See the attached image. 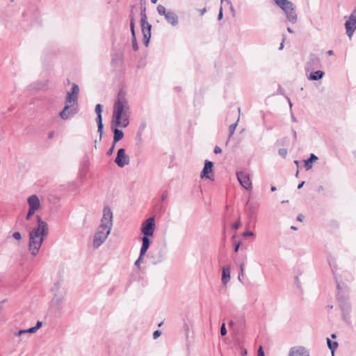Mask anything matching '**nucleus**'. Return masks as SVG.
Masks as SVG:
<instances>
[{
  "label": "nucleus",
  "mask_w": 356,
  "mask_h": 356,
  "mask_svg": "<svg viewBox=\"0 0 356 356\" xmlns=\"http://www.w3.org/2000/svg\"><path fill=\"white\" fill-rule=\"evenodd\" d=\"M221 152H222V149L220 147H218V146L215 147L214 150H213V152L215 154H220V153H221Z\"/></svg>",
  "instance_id": "obj_38"
},
{
  "label": "nucleus",
  "mask_w": 356,
  "mask_h": 356,
  "mask_svg": "<svg viewBox=\"0 0 356 356\" xmlns=\"http://www.w3.org/2000/svg\"><path fill=\"white\" fill-rule=\"evenodd\" d=\"M289 356H309V352L302 346L291 348Z\"/></svg>",
  "instance_id": "obj_16"
},
{
  "label": "nucleus",
  "mask_w": 356,
  "mask_h": 356,
  "mask_svg": "<svg viewBox=\"0 0 356 356\" xmlns=\"http://www.w3.org/2000/svg\"><path fill=\"white\" fill-rule=\"evenodd\" d=\"M293 135H294V137H296V136H297V133H296V131H293Z\"/></svg>",
  "instance_id": "obj_62"
},
{
  "label": "nucleus",
  "mask_w": 356,
  "mask_h": 356,
  "mask_svg": "<svg viewBox=\"0 0 356 356\" xmlns=\"http://www.w3.org/2000/svg\"><path fill=\"white\" fill-rule=\"evenodd\" d=\"M327 54L330 56H332L334 54V51L332 50L327 51Z\"/></svg>",
  "instance_id": "obj_51"
},
{
  "label": "nucleus",
  "mask_w": 356,
  "mask_h": 356,
  "mask_svg": "<svg viewBox=\"0 0 356 356\" xmlns=\"http://www.w3.org/2000/svg\"><path fill=\"white\" fill-rule=\"evenodd\" d=\"M155 228L154 218L151 217L143 222L140 231L143 234V236L149 237L153 236Z\"/></svg>",
  "instance_id": "obj_7"
},
{
  "label": "nucleus",
  "mask_w": 356,
  "mask_h": 356,
  "mask_svg": "<svg viewBox=\"0 0 356 356\" xmlns=\"http://www.w3.org/2000/svg\"><path fill=\"white\" fill-rule=\"evenodd\" d=\"M275 3L283 10L287 20L295 24L297 22L298 16L296 12L294 4L289 0H275Z\"/></svg>",
  "instance_id": "obj_4"
},
{
  "label": "nucleus",
  "mask_w": 356,
  "mask_h": 356,
  "mask_svg": "<svg viewBox=\"0 0 356 356\" xmlns=\"http://www.w3.org/2000/svg\"><path fill=\"white\" fill-rule=\"evenodd\" d=\"M15 334V336H16V337H19V336H21V334H20V333H19V331H18V332H15V334Z\"/></svg>",
  "instance_id": "obj_56"
},
{
  "label": "nucleus",
  "mask_w": 356,
  "mask_h": 356,
  "mask_svg": "<svg viewBox=\"0 0 356 356\" xmlns=\"http://www.w3.org/2000/svg\"><path fill=\"white\" fill-rule=\"evenodd\" d=\"M293 122L296 121V118L294 117H293Z\"/></svg>",
  "instance_id": "obj_64"
},
{
  "label": "nucleus",
  "mask_w": 356,
  "mask_h": 356,
  "mask_svg": "<svg viewBox=\"0 0 356 356\" xmlns=\"http://www.w3.org/2000/svg\"><path fill=\"white\" fill-rule=\"evenodd\" d=\"M316 160H318V157L315 154H311L310 157L305 161L306 170L311 169L312 168V162L316 161Z\"/></svg>",
  "instance_id": "obj_24"
},
{
  "label": "nucleus",
  "mask_w": 356,
  "mask_h": 356,
  "mask_svg": "<svg viewBox=\"0 0 356 356\" xmlns=\"http://www.w3.org/2000/svg\"><path fill=\"white\" fill-rule=\"evenodd\" d=\"M115 144H114L113 143L112 146L111 147V148L106 152V154L108 156H111L113 154V152L114 151V149H115Z\"/></svg>",
  "instance_id": "obj_34"
},
{
  "label": "nucleus",
  "mask_w": 356,
  "mask_h": 356,
  "mask_svg": "<svg viewBox=\"0 0 356 356\" xmlns=\"http://www.w3.org/2000/svg\"><path fill=\"white\" fill-rule=\"evenodd\" d=\"M233 324H234L233 321H230V322H229V325H232Z\"/></svg>",
  "instance_id": "obj_63"
},
{
  "label": "nucleus",
  "mask_w": 356,
  "mask_h": 356,
  "mask_svg": "<svg viewBox=\"0 0 356 356\" xmlns=\"http://www.w3.org/2000/svg\"><path fill=\"white\" fill-rule=\"evenodd\" d=\"M231 268L229 266H224L222 271V282L226 284L230 280Z\"/></svg>",
  "instance_id": "obj_20"
},
{
  "label": "nucleus",
  "mask_w": 356,
  "mask_h": 356,
  "mask_svg": "<svg viewBox=\"0 0 356 356\" xmlns=\"http://www.w3.org/2000/svg\"><path fill=\"white\" fill-rule=\"evenodd\" d=\"M304 184H305V181H302L301 183H300V184L298 185V189L301 188L303 186V185H304Z\"/></svg>",
  "instance_id": "obj_48"
},
{
  "label": "nucleus",
  "mask_w": 356,
  "mask_h": 356,
  "mask_svg": "<svg viewBox=\"0 0 356 356\" xmlns=\"http://www.w3.org/2000/svg\"><path fill=\"white\" fill-rule=\"evenodd\" d=\"M284 40H285V38H284L283 40H282V42L280 44V48H279L280 49H282L283 48Z\"/></svg>",
  "instance_id": "obj_49"
},
{
  "label": "nucleus",
  "mask_w": 356,
  "mask_h": 356,
  "mask_svg": "<svg viewBox=\"0 0 356 356\" xmlns=\"http://www.w3.org/2000/svg\"><path fill=\"white\" fill-rule=\"evenodd\" d=\"M157 12L160 15L164 16L165 20L172 26L178 24V16L173 11L170 10H167L164 6L159 5L157 6Z\"/></svg>",
  "instance_id": "obj_6"
},
{
  "label": "nucleus",
  "mask_w": 356,
  "mask_h": 356,
  "mask_svg": "<svg viewBox=\"0 0 356 356\" xmlns=\"http://www.w3.org/2000/svg\"><path fill=\"white\" fill-rule=\"evenodd\" d=\"M95 111L97 114L96 121L97 123V131L99 133L101 138L103 134V123L102 116V105L100 104H97Z\"/></svg>",
  "instance_id": "obj_14"
},
{
  "label": "nucleus",
  "mask_w": 356,
  "mask_h": 356,
  "mask_svg": "<svg viewBox=\"0 0 356 356\" xmlns=\"http://www.w3.org/2000/svg\"><path fill=\"white\" fill-rule=\"evenodd\" d=\"M231 11L232 13V15H235V10H234V7L231 5Z\"/></svg>",
  "instance_id": "obj_53"
},
{
  "label": "nucleus",
  "mask_w": 356,
  "mask_h": 356,
  "mask_svg": "<svg viewBox=\"0 0 356 356\" xmlns=\"http://www.w3.org/2000/svg\"><path fill=\"white\" fill-rule=\"evenodd\" d=\"M153 3H156L157 2V0H150Z\"/></svg>",
  "instance_id": "obj_60"
},
{
  "label": "nucleus",
  "mask_w": 356,
  "mask_h": 356,
  "mask_svg": "<svg viewBox=\"0 0 356 356\" xmlns=\"http://www.w3.org/2000/svg\"><path fill=\"white\" fill-rule=\"evenodd\" d=\"M161 332L159 330L154 331L153 333L154 339H156L157 337H159L161 335Z\"/></svg>",
  "instance_id": "obj_37"
},
{
  "label": "nucleus",
  "mask_w": 356,
  "mask_h": 356,
  "mask_svg": "<svg viewBox=\"0 0 356 356\" xmlns=\"http://www.w3.org/2000/svg\"><path fill=\"white\" fill-rule=\"evenodd\" d=\"M288 100H289V106H290V107H291L292 106V104H291V102L289 99H288Z\"/></svg>",
  "instance_id": "obj_61"
},
{
  "label": "nucleus",
  "mask_w": 356,
  "mask_h": 356,
  "mask_svg": "<svg viewBox=\"0 0 356 356\" xmlns=\"http://www.w3.org/2000/svg\"><path fill=\"white\" fill-rule=\"evenodd\" d=\"M140 26L143 34V42L145 46H147L151 38V24L147 21V17L145 13V8L140 13Z\"/></svg>",
  "instance_id": "obj_5"
},
{
  "label": "nucleus",
  "mask_w": 356,
  "mask_h": 356,
  "mask_svg": "<svg viewBox=\"0 0 356 356\" xmlns=\"http://www.w3.org/2000/svg\"><path fill=\"white\" fill-rule=\"evenodd\" d=\"M238 248H239V243H238L237 245H236L235 248H234V251L235 252H238Z\"/></svg>",
  "instance_id": "obj_52"
},
{
  "label": "nucleus",
  "mask_w": 356,
  "mask_h": 356,
  "mask_svg": "<svg viewBox=\"0 0 356 356\" xmlns=\"http://www.w3.org/2000/svg\"><path fill=\"white\" fill-rule=\"evenodd\" d=\"M42 323L41 321H38L35 326H34L37 330H38L42 327Z\"/></svg>",
  "instance_id": "obj_41"
},
{
  "label": "nucleus",
  "mask_w": 356,
  "mask_h": 356,
  "mask_svg": "<svg viewBox=\"0 0 356 356\" xmlns=\"http://www.w3.org/2000/svg\"><path fill=\"white\" fill-rule=\"evenodd\" d=\"M142 246L140 248V252H141L142 255H145L150 245V240L149 237L143 236L142 238Z\"/></svg>",
  "instance_id": "obj_22"
},
{
  "label": "nucleus",
  "mask_w": 356,
  "mask_h": 356,
  "mask_svg": "<svg viewBox=\"0 0 356 356\" xmlns=\"http://www.w3.org/2000/svg\"><path fill=\"white\" fill-rule=\"evenodd\" d=\"M213 166V163L207 160L205 161L204 168L200 174L201 177L202 178L206 177V178L210 179V177L208 175H209V173L212 172Z\"/></svg>",
  "instance_id": "obj_18"
},
{
  "label": "nucleus",
  "mask_w": 356,
  "mask_h": 356,
  "mask_svg": "<svg viewBox=\"0 0 356 356\" xmlns=\"http://www.w3.org/2000/svg\"><path fill=\"white\" fill-rule=\"evenodd\" d=\"M240 269H241V275H243V272H244V264H243L240 265Z\"/></svg>",
  "instance_id": "obj_44"
},
{
  "label": "nucleus",
  "mask_w": 356,
  "mask_h": 356,
  "mask_svg": "<svg viewBox=\"0 0 356 356\" xmlns=\"http://www.w3.org/2000/svg\"><path fill=\"white\" fill-rule=\"evenodd\" d=\"M222 18V8H221L220 9V11H219V14H218V19L220 20Z\"/></svg>",
  "instance_id": "obj_42"
},
{
  "label": "nucleus",
  "mask_w": 356,
  "mask_h": 356,
  "mask_svg": "<svg viewBox=\"0 0 356 356\" xmlns=\"http://www.w3.org/2000/svg\"><path fill=\"white\" fill-rule=\"evenodd\" d=\"M238 119L237 120V121L235 123H234L229 126V138H231L233 136V134H234V131H235L236 128L238 124Z\"/></svg>",
  "instance_id": "obj_27"
},
{
  "label": "nucleus",
  "mask_w": 356,
  "mask_h": 356,
  "mask_svg": "<svg viewBox=\"0 0 356 356\" xmlns=\"http://www.w3.org/2000/svg\"><path fill=\"white\" fill-rule=\"evenodd\" d=\"M206 10H206V8H202V9L200 10V15H203L206 13Z\"/></svg>",
  "instance_id": "obj_47"
},
{
  "label": "nucleus",
  "mask_w": 356,
  "mask_h": 356,
  "mask_svg": "<svg viewBox=\"0 0 356 356\" xmlns=\"http://www.w3.org/2000/svg\"><path fill=\"white\" fill-rule=\"evenodd\" d=\"M79 106L65 105L63 109L59 113L61 119L66 120L72 118L79 113Z\"/></svg>",
  "instance_id": "obj_8"
},
{
  "label": "nucleus",
  "mask_w": 356,
  "mask_h": 356,
  "mask_svg": "<svg viewBox=\"0 0 356 356\" xmlns=\"http://www.w3.org/2000/svg\"><path fill=\"white\" fill-rule=\"evenodd\" d=\"M38 330L35 327H32L29 329L26 330V334H33L35 333Z\"/></svg>",
  "instance_id": "obj_35"
},
{
  "label": "nucleus",
  "mask_w": 356,
  "mask_h": 356,
  "mask_svg": "<svg viewBox=\"0 0 356 356\" xmlns=\"http://www.w3.org/2000/svg\"><path fill=\"white\" fill-rule=\"evenodd\" d=\"M35 213V211L29 209V211L26 216V220H29Z\"/></svg>",
  "instance_id": "obj_31"
},
{
  "label": "nucleus",
  "mask_w": 356,
  "mask_h": 356,
  "mask_svg": "<svg viewBox=\"0 0 356 356\" xmlns=\"http://www.w3.org/2000/svg\"><path fill=\"white\" fill-rule=\"evenodd\" d=\"M291 229H293V230H296L297 229L296 227H294V226H291Z\"/></svg>",
  "instance_id": "obj_58"
},
{
  "label": "nucleus",
  "mask_w": 356,
  "mask_h": 356,
  "mask_svg": "<svg viewBox=\"0 0 356 356\" xmlns=\"http://www.w3.org/2000/svg\"><path fill=\"white\" fill-rule=\"evenodd\" d=\"M38 227L29 233V250L31 254L35 256L38 254L44 241V237L48 234V225L40 216H37Z\"/></svg>",
  "instance_id": "obj_3"
},
{
  "label": "nucleus",
  "mask_w": 356,
  "mask_h": 356,
  "mask_svg": "<svg viewBox=\"0 0 356 356\" xmlns=\"http://www.w3.org/2000/svg\"><path fill=\"white\" fill-rule=\"evenodd\" d=\"M320 67H321L320 58L317 56H316L314 54H312L310 56L309 60H308V62L306 64L305 70L307 72H309V71L314 70L316 68H318Z\"/></svg>",
  "instance_id": "obj_12"
},
{
  "label": "nucleus",
  "mask_w": 356,
  "mask_h": 356,
  "mask_svg": "<svg viewBox=\"0 0 356 356\" xmlns=\"http://www.w3.org/2000/svg\"><path fill=\"white\" fill-rule=\"evenodd\" d=\"M270 190H271V191L274 192L277 190V188L275 186H271Z\"/></svg>",
  "instance_id": "obj_54"
},
{
  "label": "nucleus",
  "mask_w": 356,
  "mask_h": 356,
  "mask_svg": "<svg viewBox=\"0 0 356 356\" xmlns=\"http://www.w3.org/2000/svg\"><path fill=\"white\" fill-rule=\"evenodd\" d=\"M303 218H304V216H303L302 214H300V215H299V216L297 217V220H298V221H300V222H301V221H302V220H303Z\"/></svg>",
  "instance_id": "obj_45"
},
{
  "label": "nucleus",
  "mask_w": 356,
  "mask_h": 356,
  "mask_svg": "<svg viewBox=\"0 0 356 356\" xmlns=\"http://www.w3.org/2000/svg\"><path fill=\"white\" fill-rule=\"evenodd\" d=\"M327 346L328 348L330 349L331 352H332V356H334V351L338 347V343L336 341H332L330 340V339L329 338H327Z\"/></svg>",
  "instance_id": "obj_25"
},
{
  "label": "nucleus",
  "mask_w": 356,
  "mask_h": 356,
  "mask_svg": "<svg viewBox=\"0 0 356 356\" xmlns=\"http://www.w3.org/2000/svg\"><path fill=\"white\" fill-rule=\"evenodd\" d=\"M168 196V191H165L163 192L162 195H161V201H164Z\"/></svg>",
  "instance_id": "obj_36"
},
{
  "label": "nucleus",
  "mask_w": 356,
  "mask_h": 356,
  "mask_svg": "<svg viewBox=\"0 0 356 356\" xmlns=\"http://www.w3.org/2000/svg\"><path fill=\"white\" fill-rule=\"evenodd\" d=\"M287 31H288L289 33H293V31L291 28H289V27H288V28H287Z\"/></svg>",
  "instance_id": "obj_55"
},
{
  "label": "nucleus",
  "mask_w": 356,
  "mask_h": 356,
  "mask_svg": "<svg viewBox=\"0 0 356 356\" xmlns=\"http://www.w3.org/2000/svg\"><path fill=\"white\" fill-rule=\"evenodd\" d=\"M27 203L30 210L37 211L41 207L40 201L36 195H31L27 198Z\"/></svg>",
  "instance_id": "obj_15"
},
{
  "label": "nucleus",
  "mask_w": 356,
  "mask_h": 356,
  "mask_svg": "<svg viewBox=\"0 0 356 356\" xmlns=\"http://www.w3.org/2000/svg\"><path fill=\"white\" fill-rule=\"evenodd\" d=\"M13 237L17 241H20L22 239V235L19 232H14L13 234Z\"/></svg>",
  "instance_id": "obj_30"
},
{
  "label": "nucleus",
  "mask_w": 356,
  "mask_h": 356,
  "mask_svg": "<svg viewBox=\"0 0 356 356\" xmlns=\"http://www.w3.org/2000/svg\"><path fill=\"white\" fill-rule=\"evenodd\" d=\"M115 163L120 168H122L129 163V157L125 153V149L121 148L118 149Z\"/></svg>",
  "instance_id": "obj_10"
},
{
  "label": "nucleus",
  "mask_w": 356,
  "mask_h": 356,
  "mask_svg": "<svg viewBox=\"0 0 356 356\" xmlns=\"http://www.w3.org/2000/svg\"><path fill=\"white\" fill-rule=\"evenodd\" d=\"M331 337H332V339H335V338L337 337L336 334H332L331 335Z\"/></svg>",
  "instance_id": "obj_57"
},
{
  "label": "nucleus",
  "mask_w": 356,
  "mask_h": 356,
  "mask_svg": "<svg viewBox=\"0 0 356 356\" xmlns=\"http://www.w3.org/2000/svg\"><path fill=\"white\" fill-rule=\"evenodd\" d=\"M278 154L280 156H281L282 158H286L287 155V149L285 148H282L278 150Z\"/></svg>",
  "instance_id": "obj_28"
},
{
  "label": "nucleus",
  "mask_w": 356,
  "mask_h": 356,
  "mask_svg": "<svg viewBox=\"0 0 356 356\" xmlns=\"http://www.w3.org/2000/svg\"><path fill=\"white\" fill-rule=\"evenodd\" d=\"M70 94L74 95L75 97H78L79 92V86L76 83H73L72 86V90L70 92H69Z\"/></svg>",
  "instance_id": "obj_26"
},
{
  "label": "nucleus",
  "mask_w": 356,
  "mask_h": 356,
  "mask_svg": "<svg viewBox=\"0 0 356 356\" xmlns=\"http://www.w3.org/2000/svg\"><path fill=\"white\" fill-rule=\"evenodd\" d=\"M111 128L113 131V143L116 144V143L122 139L124 133L122 130L119 129L118 127H116L115 125L113 126V123H111Z\"/></svg>",
  "instance_id": "obj_19"
},
{
  "label": "nucleus",
  "mask_w": 356,
  "mask_h": 356,
  "mask_svg": "<svg viewBox=\"0 0 356 356\" xmlns=\"http://www.w3.org/2000/svg\"><path fill=\"white\" fill-rule=\"evenodd\" d=\"M54 131H51L48 134V138H52L54 137Z\"/></svg>",
  "instance_id": "obj_46"
},
{
  "label": "nucleus",
  "mask_w": 356,
  "mask_h": 356,
  "mask_svg": "<svg viewBox=\"0 0 356 356\" xmlns=\"http://www.w3.org/2000/svg\"><path fill=\"white\" fill-rule=\"evenodd\" d=\"M130 29L132 35V47L134 50L137 51L138 49V45L136 40V33H135V22L132 15H130Z\"/></svg>",
  "instance_id": "obj_17"
},
{
  "label": "nucleus",
  "mask_w": 356,
  "mask_h": 356,
  "mask_svg": "<svg viewBox=\"0 0 356 356\" xmlns=\"http://www.w3.org/2000/svg\"><path fill=\"white\" fill-rule=\"evenodd\" d=\"M144 256H145V255H142V254H141V252H140L139 257L138 258V259H137V260L136 261V262H135V266H137L138 268H139V267H140V264H141V262H142V261H143V257H144Z\"/></svg>",
  "instance_id": "obj_29"
},
{
  "label": "nucleus",
  "mask_w": 356,
  "mask_h": 356,
  "mask_svg": "<svg viewBox=\"0 0 356 356\" xmlns=\"http://www.w3.org/2000/svg\"><path fill=\"white\" fill-rule=\"evenodd\" d=\"M240 227H241V222L239 220L236 221L232 225V227L233 229H238Z\"/></svg>",
  "instance_id": "obj_33"
},
{
  "label": "nucleus",
  "mask_w": 356,
  "mask_h": 356,
  "mask_svg": "<svg viewBox=\"0 0 356 356\" xmlns=\"http://www.w3.org/2000/svg\"><path fill=\"white\" fill-rule=\"evenodd\" d=\"M52 291L55 292V295L52 299V303L59 305L64 298L65 293L63 291H60V285L58 283L54 284Z\"/></svg>",
  "instance_id": "obj_11"
},
{
  "label": "nucleus",
  "mask_w": 356,
  "mask_h": 356,
  "mask_svg": "<svg viewBox=\"0 0 356 356\" xmlns=\"http://www.w3.org/2000/svg\"><path fill=\"white\" fill-rule=\"evenodd\" d=\"M79 106L78 105V97L74 95L70 94V92H67V95L65 97V105H70Z\"/></svg>",
  "instance_id": "obj_21"
},
{
  "label": "nucleus",
  "mask_w": 356,
  "mask_h": 356,
  "mask_svg": "<svg viewBox=\"0 0 356 356\" xmlns=\"http://www.w3.org/2000/svg\"><path fill=\"white\" fill-rule=\"evenodd\" d=\"M258 356H264V352L261 346L258 350Z\"/></svg>",
  "instance_id": "obj_39"
},
{
  "label": "nucleus",
  "mask_w": 356,
  "mask_h": 356,
  "mask_svg": "<svg viewBox=\"0 0 356 356\" xmlns=\"http://www.w3.org/2000/svg\"><path fill=\"white\" fill-rule=\"evenodd\" d=\"M253 235H254V234L251 231H247V232L243 233V236H253Z\"/></svg>",
  "instance_id": "obj_40"
},
{
  "label": "nucleus",
  "mask_w": 356,
  "mask_h": 356,
  "mask_svg": "<svg viewBox=\"0 0 356 356\" xmlns=\"http://www.w3.org/2000/svg\"><path fill=\"white\" fill-rule=\"evenodd\" d=\"M324 74L325 73L323 71L317 70L316 72H311L307 78L309 80L311 81H318L321 79L323 77Z\"/></svg>",
  "instance_id": "obj_23"
},
{
  "label": "nucleus",
  "mask_w": 356,
  "mask_h": 356,
  "mask_svg": "<svg viewBox=\"0 0 356 356\" xmlns=\"http://www.w3.org/2000/svg\"><path fill=\"white\" fill-rule=\"evenodd\" d=\"M112 227L113 212L108 207H105L103 209L101 223L94 235L93 247L95 248L100 247L105 242L111 233Z\"/></svg>",
  "instance_id": "obj_2"
},
{
  "label": "nucleus",
  "mask_w": 356,
  "mask_h": 356,
  "mask_svg": "<svg viewBox=\"0 0 356 356\" xmlns=\"http://www.w3.org/2000/svg\"><path fill=\"white\" fill-rule=\"evenodd\" d=\"M247 353L248 352H247V350L245 348H241V355L242 356H244V355H247Z\"/></svg>",
  "instance_id": "obj_43"
},
{
  "label": "nucleus",
  "mask_w": 356,
  "mask_h": 356,
  "mask_svg": "<svg viewBox=\"0 0 356 356\" xmlns=\"http://www.w3.org/2000/svg\"><path fill=\"white\" fill-rule=\"evenodd\" d=\"M130 106L129 101L123 91H120L113 105L112 121L113 126L125 128L129 124Z\"/></svg>",
  "instance_id": "obj_1"
},
{
  "label": "nucleus",
  "mask_w": 356,
  "mask_h": 356,
  "mask_svg": "<svg viewBox=\"0 0 356 356\" xmlns=\"http://www.w3.org/2000/svg\"><path fill=\"white\" fill-rule=\"evenodd\" d=\"M220 334L222 336H225L227 334V330H226L225 323H222V325H221Z\"/></svg>",
  "instance_id": "obj_32"
},
{
  "label": "nucleus",
  "mask_w": 356,
  "mask_h": 356,
  "mask_svg": "<svg viewBox=\"0 0 356 356\" xmlns=\"http://www.w3.org/2000/svg\"><path fill=\"white\" fill-rule=\"evenodd\" d=\"M345 27L347 35L351 39L356 29V18L353 15H350V18L346 22Z\"/></svg>",
  "instance_id": "obj_13"
},
{
  "label": "nucleus",
  "mask_w": 356,
  "mask_h": 356,
  "mask_svg": "<svg viewBox=\"0 0 356 356\" xmlns=\"http://www.w3.org/2000/svg\"><path fill=\"white\" fill-rule=\"evenodd\" d=\"M19 333L21 335H22L24 334H26V330H19Z\"/></svg>",
  "instance_id": "obj_50"
},
{
  "label": "nucleus",
  "mask_w": 356,
  "mask_h": 356,
  "mask_svg": "<svg viewBox=\"0 0 356 356\" xmlns=\"http://www.w3.org/2000/svg\"><path fill=\"white\" fill-rule=\"evenodd\" d=\"M238 181L240 184L246 190L251 191L252 188L250 175L245 172H238L236 173Z\"/></svg>",
  "instance_id": "obj_9"
},
{
  "label": "nucleus",
  "mask_w": 356,
  "mask_h": 356,
  "mask_svg": "<svg viewBox=\"0 0 356 356\" xmlns=\"http://www.w3.org/2000/svg\"><path fill=\"white\" fill-rule=\"evenodd\" d=\"M241 277H242V275H241V273L238 275V279L239 280H241Z\"/></svg>",
  "instance_id": "obj_59"
}]
</instances>
